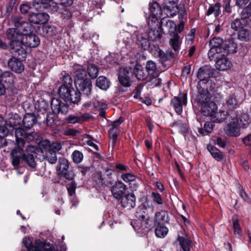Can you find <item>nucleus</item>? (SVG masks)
Wrapping results in <instances>:
<instances>
[{
	"label": "nucleus",
	"mask_w": 251,
	"mask_h": 251,
	"mask_svg": "<svg viewBox=\"0 0 251 251\" xmlns=\"http://www.w3.org/2000/svg\"><path fill=\"white\" fill-rule=\"evenodd\" d=\"M16 141L17 148L13 149L11 152V159L12 165L14 167H18L23 162H26L31 168H35L36 164L32 153H36L37 148L35 146L28 145L25 151L24 147L26 140L27 142L34 140L36 133H27L22 128L15 129Z\"/></svg>",
	"instance_id": "1"
},
{
	"label": "nucleus",
	"mask_w": 251,
	"mask_h": 251,
	"mask_svg": "<svg viewBox=\"0 0 251 251\" xmlns=\"http://www.w3.org/2000/svg\"><path fill=\"white\" fill-rule=\"evenodd\" d=\"M164 5L161 8L159 4L155 1L150 2L149 17L147 19L148 24L151 25L158 22L163 12L168 17H174L176 15L178 11L177 3L178 0H163Z\"/></svg>",
	"instance_id": "2"
},
{
	"label": "nucleus",
	"mask_w": 251,
	"mask_h": 251,
	"mask_svg": "<svg viewBox=\"0 0 251 251\" xmlns=\"http://www.w3.org/2000/svg\"><path fill=\"white\" fill-rule=\"evenodd\" d=\"M68 78L69 79L68 84L62 85L58 90L60 98L53 99L51 100V108L55 114L61 113L66 114L69 111V104L66 102V101L74 88L70 84L72 82L71 78L69 76Z\"/></svg>",
	"instance_id": "3"
},
{
	"label": "nucleus",
	"mask_w": 251,
	"mask_h": 251,
	"mask_svg": "<svg viewBox=\"0 0 251 251\" xmlns=\"http://www.w3.org/2000/svg\"><path fill=\"white\" fill-rule=\"evenodd\" d=\"M148 29L144 35L138 34L136 31H134V34L136 37L137 44L143 50H146L150 45V41L159 40L162 35L163 29H161L156 22L155 25H151L148 24Z\"/></svg>",
	"instance_id": "4"
},
{
	"label": "nucleus",
	"mask_w": 251,
	"mask_h": 251,
	"mask_svg": "<svg viewBox=\"0 0 251 251\" xmlns=\"http://www.w3.org/2000/svg\"><path fill=\"white\" fill-rule=\"evenodd\" d=\"M15 24L18 27L24 30L22 36V43L26 47L36 48L40 44V39L39 37L33 33L34 27L29 22L21 25L19 21H15Z\"/></svg>",
	"instance_id": "5"
},
{
	"label": "nucleus",
	"mask_w": 251,
	"mask_h": 251,
	"mask_svg": "<svg viewBox=\"0 0 251 251\" xmlns=\"http://www.w3.org/2000/svg\"><path fill=\"white\" fill-rule=\"evenodd\" d=\"M146 208L145 206L140 207L135 214V217L138 219L131 222L133 227L138 232L146 234L152 227V225L150 221V216L146 213Z\"/></svg>",
	"instance_id": "6"
},
{
	"label": "nucleus",
	"mask_w": 251,
	"mask_h": 251,
	"mask_svg": "<svg viewBox=\"0 0 251 251\" xmlns=\"http://www.w3.org/2000/svg\"><path fill=\"white\" fill-rule=\"evenodd\" d=\"M251 2L241 12V18L236 19L231 23V27L235 31H240L251 23Z\"/></svg>",
	"instance_id": "7"
},
{
	"label": "nucleus",
	"mask_w": 251,
	"mask_h": 251,
	"mask_svg": "<svg viewBox=\"0 0 251 251\" xmlns=\"http://www.w3.org/2000/svg\"><path fill=\"white\" fill-rule=\"evenodd\" d=\"M22 246L25 247L27 251H56L54 247L39 240L35 241L34 244L28 237H25L22 240Z\"/></svg>",
	"instance_id": "8"
},
{
	"label": "nucleus",
	"mask_w": 251,
	"mask_h": 251,
	"mask_svg": "<svg viewBox=\"0 0 251 251\" xmlns=\"http://www.w3.org/2000/svg\"><path fill=\"white\" fill-rule=\"evenodd\" d=\"M214 74V71L210 67L204 66L201 67L197 73V77L199 81L197 85V88H200L203 85L211 84V81L209 78L211 77Z\"/></svg>",
	"instance_id": "9"
},
{
	"label": "nucleus",
	"mask_w": 251,
	"mask_h": 251,
	"mask_svg": "<svg viewBox=\"0 0 251 251\" xmlns=\"http://www.w3.org/2000/svg\"><path fill=\"white\" fill-rule=\"evenodd\" d=\"M16 21H20L21 25H22L23 24L27 23L26 21H25L23 18L21 17H15L13 18L12 21L15 27L9 28L7 30L6 32L7 38L11 41L22 39L24 32L23 29H20V27L16 25Z\"/></svg>",
	"instance_id": "10"
},
{
	"label": "nucleus",
	"mask_w": 251,
	"mask_h": 251,
	"mask_svg": "<svg viewBox=\"0 0 251 251\" xmlns=\"http://www.w3.org/2000/svg\"><path fill=\"white\" fill-rule=\"evenodd\" d=\"M75 83L77 90L83 94L89 95L92 90V82L90 79L87 77V75L81 76L78 75L75 78Z\"/></svg>",
	"instance_id": "11"
},
{
	"label": "nucleus",
	"mask_w": 251,
	"mask_h": 251,
	"mask_svg": "<svg viewBox=\"0 0 251 251\" xmlns=\"http://www.w3.org/2000/svg\"><path fill=\"white\" fill-rule=\"evenodd\" d=\"M15 77L10 71H5L0 78V96L4 94L5 89L11 88L14 86Z\"/></svg>",
	"instance_id": "12"
},
{
	"label": "nucleus",
	"mask_w": 251,
	"mask_h": 251,
	"mask_svg": "<svg viewBox=\"0 0 251 251\" xmlns=\"http://www.w3.org/2000/svg\"><path fill=\"white\" fill-rule=\"evenodd\" d=\"M171 104L176 112L179 115L181 114L183 106L187 104V94L179 93L177 97H175L172 99Z\"/></svg>",
	"instance_id": "13"
},
{
	"label": "nucleus",
	"mask_w": 251,
	"mask_h": 251,
	"mask_svg": "<svg viewBox=\"0 0 251 251\" xmlns=\"http://www.w3.org/2000/svg\"><path fill=\"white\" fill-rule=\"evenodd\" d=\"M29 23L36 25H44L46 24L50 20V16L47 13H30L28 18Z\"/></svg>",
	"instance_id": "14"
},
{
	"label": "nucleus",
	"mask_w": 251,
	"mask_h": 251,
	"mask_svg": "<svg viewBox=\"0 0 251 251\" xmlns=\"http://www.w3.org/2000/svg\"><path fill=\"white\" fill-rule=\"evenodd\" d=\"M111 191L114 198L120 200L126 194V187L123 182L118 181L111 187Z\"/></svg>",
	"instance_id": "15"
},
{
	"label": "nucleus",
	"mask_w": 251,
	"mask_h": 251,
	"mask_svg": "<svg viewBox=\"0 0 251 251\" xmlns=\"http://www.w3.org/2000/svg\"><path fill=\"white\" fill-rule=\"evenodd\" d=\"M242 100L237 93H233L229 95L226 99V105L227 108L231 110V112H235L234 109L236 108L241 103Z\"/></svg>",
	"instance_id": "16"
},
{
	"label": "nucleus",
	"mask_w": 251,
	"mask_h": 251,
	"mask_svg": "<svg viewBox=\"0 0 251 251\" xmlns=\"http://www.w3.org/2000/svg\"><path fill=\"white\" fill-rule=\"evenodd\" d=\"M233 114L234 115H235L236 112H232L230 113V114L229 115L231 121L227 126L226 130V133L228 136L237 137L239 136L240 132L239 128L237 127L238 124L235 120L234 117L232 116Z\"/></svg>",
	"instance_id": "17"
},
{
	"label": "nucleus",
	"mask_w": 251,
	"mask_h": 251,
	"mask_svg": "<svg viewBox=\"0 0 251 251\" xmlns=\"http://www.w3.org/2000/svg\"><path fill=\"white\" fill-rule=\"evenodd\" d=\"M228 51L226 48H215L210 47L208 56L210 60L216 61L221 56H226Z\"/></svg>",
	"instance_id": "18"
},
{
	"label": "nucleus",
	"mask_w": 251,
	"mask_h": 251,
	"mask_svg": "<svg viewBox=\"0 0 251 251\" xmlns=\"http://www.w3.org/2000/svg\"><path fill=\"white\" fill-rule=\"evenodd\" d=\"M161 29H163L162 27L165 28L169 33V35L176 33V25L172 20L168 19L163 18L160 23H158Z\"/></svg>",
	"instance_id": "19"
},
{
	"label": "nucleus",
	"mask_w": 251,
	"mask_h": 251,
	"mask_svg": "<svg viewBox=\"0 0 251 251\" xmlns=\"http://www.w3.org/2000/svg\"><path fill=\"white\" fill-rule=\"evenodd\" d=\"M136 198L133 193L126 194L121 199V203L123 207L130 209L135 206Z\"/></svg>",
	"instance_id": "20"
},
{
	"label": "nucleus",
	"mask_w": 251,
	"mask_h": 251,
	"mask_svg": "<svg viewBox=\"0 0 251 251\" xmlns=\"http://www.w3.org/2000/svg\"><path fill=\"white\" fill-rule=\"evenodd\" d=\"M183 37L178 33L170 35L169 45L175 52H178L182 43Z\"/></svg>",
	"instance_id": "21"
},
{
	"label": "nucleus",
	"mask_w": 251,
	"mask_h": 251,
	"mask_svg": "<svg viewBox=\"0 0 251 251\" xmlns=\"http://www.w3.org/2000/svg\"><path fill=\"white\" fill-rule=\"evenodd\" d=\"M199 92V95L198 97V100L199 103V106L204 105L210 101V94L207 90V88L201 87L197 88Z\"/></svg>",
	"instance_id": "22"
},
{
	"label": "nucleus",
	"mask_w": 251,
	"mask_h": 251,
	"mask_svg": "<svg viewBox=\"0 0 251 251\" xmlns=\"http://www.w3.org/2000/svg\"><path fill=\"white\" fill-rule=\"evenodd\" d=\"M200 108L201 111L203 115L210 117H211L216 111H217V105L212 101L202 105Z\"/></svg>",
	"instance_id": "23"
},
{
	"label": "nucleus",
	"mask_w": 251,
	"mask_h": 251,
	"mask_svg": "<svg viewBox=\"0 0 251 251\" xmlns=\"http://www.w3.org/2000/svg\"><path fill=\"white\" fill-rule=\"evenodd\" d=\"M9 67L17 73H21L24 70L22 62L15 57L10 58L8 61Z\"/></svg>",
	"instance_id": "24"
},
{
	"label": "nucleus",
	"mask_w": 251,
	"mask_h": 251,
	"mask_svg": "<svg viewBox=\"0 0 251 251\" xmlns=\"http://www.w3.org/2000/svg\"><path fill=\"white\" fill-rule=\"evenodd\" d=\"M216 61V68L220 71H226L231 68L232 63L226 56H221Z\"/></svg>",
	"instance_id": "25"
},
{
	"label": "nucleus",
	"mask_w": 251,
	"mask_h": 251,
	"mask_svg": "<svg viewBox=\"0 0 251 251\" xmlns=\"http://www.w3.org/2000/svg\"><path fill=\"white\" fill-rule=\"evenodd\" d=\"M230 113H228L224 110H219L216 112L211 117V121L214 123H221L224 121L227 117H229Z\"/></svg>",
	"instance_id": "26"
},
{
	"label": "nucleus",
	"mask_w": 251,
	"mask_h": 251,
	"mask_svg": "<svg viewBox=\"0 0 251 251\" xmlns=\"http://www.w3.org/2000/svg\"><path fill=\"white\" fill-rule=\"evenodd\" d=\"M133 73L137 79L140 80H144L148 76L147 71H146L143 67L140 64H136L135 66Z\"/></svg>",
	"instance_id": "27"
},
{
	"label": "nucleus",
	"mask_w": 251,
	"mask_h": 251,
	"mask_svg": "<svg viewBox=\"0 0 251 251\" xmlns=\"http://www.w3.org/2000/svg\"><path fill=\"white\" fill-rule=\"evenodd\" d=\"M37 122L36 117L33 114L27 113L24 117L23 123L24 126L27 128H30Z\"/></svg>",
	"instance_id": "28"
},
{
	"label": "nucleus",
	"mask_w": 251,
	"mask_h": 251,
	"mask_svg": "<svg viewBox=\"0 0 251 251\" xmlns=\"http://www.w3.org/2000/svg\"><path fill=\"white\" fill-rule=\"evenodd\" d=\"M128 72L126 69H123V72H120L118 77V79L121 84L125 87H129L131 85V81L129 76L127 75Z\"/></svg>",
	"instance_id": "29"
},
{
	"label": "nucleus",
	"mask_w": 251,
	"mask_h": 251,
	"mask_svg": "<svg viewBox=\"0 0 251 251\" xmlns=\"http://www.w3.org/2000/svg\"><path fill=\"white\" fill-rule=\"evenodd\" d=\"M154 220L158 224L167 223L169 221V215L167 211L161 210L155 214Z\"/></svg>",
	"instance_id": "30"
},
{
	"label": "nucleus",
	"mask_w": 251,
	"mask_h": 251,
	"mask_svg": "<svg viewBox=\"0 0 251 251\" xmlns=\"http://www.w3.org/2000/svg\"><path fill=\"white\" fill-rule=\"evenodd\" d=\"M35 110L37 112L44 114L47 112L49 104L45 100L40 99L37 100L34 104Z\"/></svg>",
	"instance_id": "31"
},
{
	"label": "nucleus",
	"mask_w": 251,
	"mask_h": 251,
	"mask_svg": "<svg viewBox=\"0 0 251 251\" xmlns=\"http://www.w3.org/2000/svg\"><path fill=\"white\" fill-rule=\"evenodd\" d=\"M178 241L181 248L184 251H190L191 240L187 235L185 236H178Z\"/></svg>",
	"instance_id": "32"
},
{
	"label": "nucleus",
	"mask_w": 251,
	"mask_h": 251,
	"mask_svg": "<svg viewBox=\"0 0 251 251\" xmlns=\"http://www.w3.org/2000/svg\"><path fill=\"white\" fill-rule=\"evenodd\" d=\"M39 8L37 3H34V0L32 3L26 2L21 4L20 6V10L22 14H27L29 10L35 9L38 10Z\"/></svg>",
	"instance_id": "33"
},
{
	"label": "nucleus",
	"mask_w": 251,
	"mask_h": 251,
	"mask_svg": "<svg viewBox=\"0 0 251 251\" xmlns=\"http://www.w3.org/2000/svg\"><path fill=\"white\" fill-rule=\"evenodd\" d=\"M232 116L234 117L235 120L236 121L238 126L240 127L245 126L250 123V117L246 113L242 114L240 117H238L237 112H236L235 115H234L233 114Z\"/></svg>",
	"instance_id": "34"
},
{
	"label": "nucleus",
	"mask_w": 251,
	"mask_h": 251,
	"mask_svg": "<svg viewBox=\"0 0 251 251\" xmlns=\"http://www.w3.org/2000/svg\"><path fill=\"white\" fill-rule=\"evenodd\" d=\"M157 67L155 63L152 61L147 62L146 66V71L147 72L148 76L150 75V78L155 77L158 75L156 72Z\"/></svg>",
	"instance_id": "35"
},
{
	"label": "nucleus",
	"mask_w": 251,
	"mask_h": 251,
	"mask_svg": "<svg viewBox=\"0 0 251 251\" xmlns=\"http://www.w3.org/2000/svg\"><path fill=\"white\" fill-rule=\"evenodd\" d=\"M88 117L86 115H71L66 119L67 122L70 124L81 123L85 121Z\"/></svg>",
	"instance_id": "36"
},
{
	"label": "nucleus",
	"mask_w": 251,
	"mask_h": 251,
	"mask_svg": "<svg viewBox=\"0 0 251 251\" xmlns=\"http://www.w3.org/2000/svg\"><path fill=\"white\" fill-rule=\"evenodd\" d=\"M220 9L221 4L219 2H217L215 4H211L206 11V15L208 16L211 14H214V17L217 18L220 14Z\"/></svg>",
	"instance_id": "37"
},
{
	"label": "nucleus",
	"mask_w": 251,
	"mask_h": 251,
	"mask_svg": "<svg viewBox=\"0 0 251 251\" xmlns=\"http://www.w3.org/2000/svg\"><path fill=\"white\" fill-rule=\"evenodd\" d=\"M213 121L205 122L203 126V129L200 127L198 128L199 133L201 135H206L212 132L213 130L214 124Z\"/></svg>",
	"instance_id": "38"
},
{
	"label": "nucleus",
	"mask_w": 251,
	"mask_h": 251,
	"mask_svg": "<svg viewBox=\"0 0 251 251\" xmlns=\"http://www.w3.org/2000/svg\"><path fill=\"white\" fill-rule=\"evenodd\" d=\"M120 132L119 128H115L111 127L109 131V136L110 139V146L112 149L115 147V144L117 142V137Z\"/></svg>",
	"instance_id": "39"
},
{
	"label": "nucleus",
	"mask_w": 251,
	"mask_h": 251,
	"mask_svg": "<svg viewBox=\"0 0 251 251\" xmlns=\"http://www.w3.org/2000/svg\"><path fill=\"white\" fill-rule=\"evenodd\" d=\"M208 150L212 157L217 161H221L224 159V154L216 148L210 146L208 147Z\"/></svg>",
	"instance_id": "40"
},
{
	"label": "nucleus",
	"mask_w": 251,
	"mask_h": 251,
	"mask_svg": "<svg viewBox=\"0 0 251 251\" xmlns=\"http://www.w3.org/2000/svg\"><path fill=\"white\" fill-rule=\"evenodd\" d=\"M110 81L103 76H100L96 80V85L100 89L106 90L110 86Z\"/></svg>",
	"instance_id": "41"
},
{
	"label": "nucleus",
	"mask_w": 251,
	"mask_h": 251,
	"mask_svg": "<svg viewBox=\"0 0 251 251\" xmlns=\"http://www.w3.org/2000/svg\"><path fill=\"white\" fill-rule=\"evenodd\" d=\"M168 232V228L161 224H159L155 230V235L159 238H164Z\"/></svg>",
	"instance_id": "42"
},
{
	"label": "nucleus",
	"mask_w": 251,
	"mask_h": 251,
	"mask_svg": "<svg viewBox=\"0 0 251 251\" xmlns=\"http://www.w3.org/2000/svg\"><path fill=\"white\" fill-rule=\"evenodd\" d=\"M66 11V9L64 7H62L60 4L52 2L48 7V11L51 13L57 12L61 14H63L64 12Z\"/></svg>",
	"instance_id": "43"
},
{
	"label": "nucleus",
	"mask_w": 251,
	"mask_h": 251,
	"mask_svg": "<svg viewBox=\"0 0 251 251\" xmlns=\"http://www.w3.org/2000/svg\"><path fill=\"white\" fill-rule=\"evenodd\" d=\"M80 100V92L78 90L76 91L74 89L72 91L71 94L69 96L66 102H72L77 103Z\"/></svg>",
	"instance_id": "44"
},
{
	"label": "nucleus",
	"mask_w": 251,
	"mask_h": 251,
	"mask_svg": "<svg viewBox=\"0 0 251 251\" xmlns=\"http://www.w3.org/2000/svg\"><path fill=\"white\" fill-rule=\"evenodd\" d=\"M232 220L233 222L234 233L235 236L239 237L241 235L242 231L238 223V218L237 215H234L232 218Z\"/></svg>",
	"instance_id": "45"
},
{
	"label": "nucleus",
	"mask_w": 251,
	"mask_h": 251,
	"mask_svg": "<svg viewBox=\"0 0 251 251\" xmlns=\"http://www.w3.org/2000/svg\"><path fill=\"white\" fill-rule=\"evenodd\" d=\"M72 73L75 75V77H77L78 75L83 76L86 75L82 66L79 64H75L72 67Z\"/></svg>",
	"instance_id": "46"
},
{
	"label": "nucleus",
	"mask_w": 251,
	"mask_h": 251,
	"mask_svg": "<svg viewBox=\"0 0 251 251\" xmlns=\"http://www.w3.org/2000/svg\"><path fill=\"white\" fill-rule=\"evenodd\" d=\"M87 72L91 78H95L99 73V68L97 65L94 64H89L87 67Z\"/></svg>",
	"instance_id": "47"
},
{
	"label": "nucleus",
	"mask_w": 251,
	"mask_h": 251,
	"mask_svg": "<svg viewBox=\"0 0 251 251\" xmlns=\"http://www.w3.org/2000/svg\"><path fill=\"white\" fill-rule=\"evenodd\" d=\"M238 38L239 39L243 41H249L251 38V32L249 30H248L247 28H243L238 33Z\"/></svg>",
	"instance_id": "48"
},
{
	"label": "nucleus",
	"mask_w": 251,
	"mask_h": 251,
	"mask_svg": "<svg viewBox=\"0 0 251 251\" xmlns=\"http://www.w3.org/2000/svg\"><path fill=\"white\" fill-rule=\"evenodd\" d=\"M223 40L220 37H214L209 42L210 47L215 48H225L222 46Z\"/></svg>",
	"instance_id": "49"
},
{
	"label": "nucleus",
	"mask_w": 251,
	"mask_h": 251,
	"mask_svg": "<svg viewBox=\"0 0 251 251\" xmlns=\"http://www.w3.org/2000/svg\"><path fill=\"white\" fill-rule=\"evenodd\" d=\"M23 46H24L22 43V39L18 40H14L10 41V46L12 50H13L15 52L23 50Z\"/></svg>",
	"instance_id": "50"
},
{
	"label": "nucleus",
	"mask_w": 251,
	"mask_h": 251,
	"mask_svg": "<svg viewBox=\"0 0 251 251\" xmlns=\"http://www.w3.org/2000/svg\"><path fill=\"white\" fill-rule=\"evenodd\" d=\"M92 103L94 108L99 110H101L107 107V104L104 100H93Z\"/></svg>",
	"instance_id": "51"
},
{
	"label": "nucleus",
	"mask_w": 251,
	"mask_h": 251,
	"mask_svg": "<svg viewBox=\"0 0 251 251\" xmlns=\"http://www.w3.org/2000/svg\"><path fill=\"white\" fill-rule=\"evenodd\" d=\"M59 171L60 172V175L63 174V173H66L68 172L69 169V162L65 159H60L59 161Z\"/></svg>",
	"instance_id": "52"
},
{
	"label": "nucleus",
	"mask_w": 251,
	"mask_h": 251,
	"mask_svg": "<svg viewBox=\"0 0 251 251\" xmlns=\"http://www.w3.org/2000/svg\"><path fill=\"white\" fill-rule=\"evenodd\" d=\"M72 156L74 162L76 164L80 163L83 158L82 153L77 150H75L73 152Z\"/></svg>",
	"instance_id": "53"
},
{
	"label": "nucleus",
	"mask_w": 251,
	"mask_h": 251,
	"mask_svg": "<svg viewBox=\"0 0 251 251\" xmlns=\"http://www.w3.org/2000/svg\"><path fill=\"white\" fill-rule=\"evenodd\" d=\"M66 188L69 195L72 197L75 195L76 184L75 181H70L66 184Z\"/></svg>",
	"instance_id": "54"
},
{
	"label": "nucleus",
	"mask_w": 251,
	"mask_h": 251,
	"mask_svg": "<svg viewBox=\"0 0 251 251\" xmlns=\"http://www.w3.org/2000/svg\"><path fill=\"white\" fill-rule=\"evenodd\" d=\"M151 198L153 201L158 205L163 204V200L160 194L156 192H152L151 194Z\"/></svg>",
	"instance_id": "55"
},
{
	"label": "nucleus",
	"mask_w": 251,
	"mask_h": 251,
	"mask_svg": "<svg viewBox=\"0 0 251 251\" xmlns=\"http://www.w3.org/2000/svg\"><path fill=\"white\" fill-rule=\"evenodd\" d=\"M121 178L125 182L129 183L135 180L136 177L131 173H125L121 175Z\"/></svg>",
	"instance_id": "56"
},
{
	"label": "nucleus",
	"mask_w": 251,
	"mask_h": 251,
	"mask_svg": "<svg viewBox=\"0 0 251 251\" xmlns=\"http://www.w3.org/2000/svg\"><path fill=\"white\" fill-rule=\"evenodd\" d=\"M122 36H123V42L125 44L126 46H129L132 42L130 34L127 31H124L122 33Z\"/></svg>",
	"instance_id": "57"
},
{
	"label": "nucleus",
	"mask_w": 251,
	"mask_h": 251,
	"mask_svg": "<svg viewBox=\"0 0 251 251\" xmlns=\"http://www.w3.org/2000/svg\"><path fill=\"white\" fill-rule=\"evenodd\" d=\"M47 160L51 164H55L57 160L56 153L49 151L46 157Z\"/></svg>",
	"instance_id": "58"
},
{
	"label": "nucleus",
	"mask_w": 251,
	"mask_h": 251,
	"mask_svg": "<svg viewBox=\"0 0 251 251\" xmlns=\"http://www.w3.org/2000/svg\"><path fill=\"white\" fill-rule=\"evenodd\" d=\"M61 149V145L60 143L55 142L52 143L49 146V151L51 152H56L59 151H60Z\"/></svg>",
	"instance_id": "59"
},
{
	"label": "nucleus",
	"mask_w": 251,
	"mask_h": 251,
	"mask_svg": "<svg viewBox=\"0 0 251 251\" xmlns=\"http://www.w3.org/2000/svg\"><path fill=\"white\" fill-rule=\"evenodd\" d=\"M19 3V1L16 0H9L6 5V11L7 13H10L16 5Z\"/></svg>",
	"instance_id": "60"
},
{
	"label": "nucleus",
	"mask_w": 251,
	"mask_h": 251,
	"mask_svg": "<svg viewBox=\"0 0 251 251\" xmlns=\"http://www.w3.org/2000/svg\"><path fill=\"white\" fill-rule=\"evenodd\" d=\"M143 86L139 85L136 87L135 90L133 92V97L136 99H140L141 96V91L143 88Z\"/></svg>",
	"instance_id": "61"
},
{
	"label": "nucleus",
	"mask_w": 251,
	"mask_h": 251,
	"mask_svg": "<svg viewBox=\"0 0 251 251\" xmlns=\"http://www.w3.org/2000/svg\"><path fill=\"white\" fill-rule=\"evenodd\" d=\"M79 133V131L76 129L74 128H66L64 130V134L67 136H75L77 133Z\"/></svg>",
	"instance_id": "62"
},
{
	"label": "nucleus",
	"mask_w": 251,
	"mask_h": 251,
	"mask_svg": "<svg viewBox=\"0 0 251 251\" xmlns=\"http://www.w3.org/2000/svg\"><path fill=\"white\" fill-rule=\"evenodd\" d=\"M61 176L65 178L66 179L71 181H75L74 179V175L72 172H67L66 173H63V174L61 175Z\"/></svg>",
	"instance_id": "63"
},
{
	"label": "nucleus",
	"mask_w": 251,
	"mask_h": 251,
	"mask_svg": "<svg viewBox=\"0 0 251 251\" xmlns=\"http://www.w3.org/2000/svg\"><path fill=\"white\" fill-rule=\"evenodd\" d=\"M8 132L9 130L6 126L0 127V138H3L6 137Z\"/></svg>",
	"instance_id": "64"
}]
</instances>
